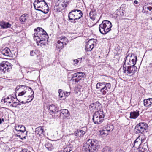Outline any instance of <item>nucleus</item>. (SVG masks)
I'll return each mask as SVG.
<instances>
[{
    "mask_svg": "<svg viewBox=\"0 0 152 152\" xmlns=\"http://www.w3.org/2000/svg\"><path fill=\"white\" fill-rule=\"evenodd\" d=\"M99 142L95 139H89L83 147L84 152H94L99 148Z\"/></svg>",
    "mask_w": 152,
    "mask_h": 152,
    "instance_id": "1",
    "label": "nucleus"
},
{
    "mask_svg": "<svg viewBox=\"0 0 152 152\" xmlns=\"http://www.w3.org/2000/svg\"><path fill=\"white\" fill-rule=\"evenodd\" d=\"M112 26L111 22L107 20H104L99 25V30L102 34L105 35L110 31Z\"/></svg>",
    "mask_w": 152,
    "mask_h": 152,
    "instance_id": "2",
    "label": "nucleus"
},
{
    "mask_svg": "<svg viewBox=\"0 0 152 152\" xmlns=\"http://www.w3.org/2000/svg\"><path fill=\"white\" fill-rule=\"evenodd\" d=\"M96 89L99 90L102 95H105L111 88V84L109 83L103 82L97 83L96 85Z\"/></svg>",
    "mask_w": 152,
    "mask_h": 152,
    "instance_id": "3",
    "label": "nucleus"
},
{
    "mask_svg": "<svg viewBox=\"0 0 152 152\" xmlns=\"http://www.w3.org/2000/svg\"><path fill=\"white\" fill-rule=\"evenodd\" d=\"M35 32L34 34V38L42 39H47L49 37L48 35L46 32L42 28L37 27L34 29Z\"/></svg>",
    "mask_w": 152,
    "mask_h": 152,
    "instance_id": "4",
    "label": "nucleus"
},
{
    "mask_svg": "<svg viewBox=\"0 0 152 152\" xmlns=\"http://www.w3.org/2000/svg\"><path fill=\"white\" fill-rule=\"evenodd\" d=\"M129 56V55H127L124 58V63L123 65V73L127 74H134L136 72L137 67L135 66L131 65L127 66L126 65V64L127 61V58Z\"/></svg>",
    "mask_w": 152,
    "mask_h": 152,
    "instance_id": "5",
    "label": "nucleus"
},
{
    "mask_svg": "<svg viewBox=\"0 0 152 152\" xmlns=\"http://www.w3.org/2000/svg\"><path fill=\"white\" fill-rule=\"evenodd\" d=\"M148 127V125L146 123L140 122L135 126L134 132L135 133L141 135L145 133V131Z\"/></svg>",
    "mask_w": 152,
    "mask_h": 152,
    "instance_id": "6",
    "label": "nucleus"
},
{
    "mask_svg": "<svg viewBox=\"0 0 152 152\" xmlns=\"http://www.w3.org/2000/svg\"><path fill=\"white\" fill-rule=\"evenodd\" d=\"M104 115L102 111H96L93 115L92 120L95 124H99L104 120Z\"/></svg>",
    "mask_w": 152,
    "mask_h": 152,
    "instance_id": "7",
    "label": "nucleus"
},
{
    "mask_svg": "<svg viewBox=\"0 0 152 152\" xmlns=\"http://www.w3.org/2000/svg\"><path fill=\"white\" fill-rule=\"evenodd\" d=\"M10 64L7 61H3L0 64V73L7 74L12 69Z\"/></svg>",
    "mask_w": 152,
    "mask_h": 152,
    "instance_id": "8",
    "label": "nucleus"
},
{
    "mask_svg": "<svg viewBox=\"0 0 152 152\" xmlns=\"http://www.w3.org/2000/svg\"><path fill=\"white\" fill-rule=\"evenodd\" d=\"M67 1H65L63 0H58L56 2L54 6V10L55 12H60L64 9L66 7Z\"/></svg>",
    "mask_w": 152,
    "mask_h": 152,
    "instance_id": "9",
    "label": "nucleus"
},
{
    "mask_svg": "<svg viewBox=\"0 0 152 152\" xmlns=\"http://www.w3.org/2000/svg\"><path fill=\"white\" fill-rule=\"evenodd\" d=\"M25 88H28V87L22 85H20L16 87L15 89V96L18 94V96H20L25 94L26 92V89L23 90V89Z\"/></svg>",
    "mask_w": 152,
    "mask_h": 152,
    "instance_id": "10",
    "label": "nucleus"
},
{
    "mask_svg": "<svg viewBox=\"0 0 152 152\" xmlns=\"http://www.w3.org/2000/svg\"><path fill=\"white\" fill-rule=\"evenodd\" d=\"M96 39H90L88 42L85 46V49L87 51H91L94 48V45L96 44Z\"/></svg>",
    "mask_w": 152,
    "mask_h": 152,
    "instance_id": "11",
    "label": "nucleus"
},
{
    "mask_svg": "<svg viewBox=\"0 0 152 152\" xmlns=\"http://www.w3.org/2000/svg\"><path fill=\"white\" fill-rule=\"evenodd\" d=\"M86 128L83 127L81 129H77L75 131L73 134L77 137H81L86 133Z\"/></svg>",
    "mask_w": 152,
    "mask_h": 152,
    "instance_id": "12",
    "label": "nucleus"
},
{
    "mask_svg": "<svg viewBox=\"0 0 152 152\" xmlns=\"http://www.w3.org/2000/svg\"><path fill=\"white\" fill-rule=\"evenodd\" d=\"M14 132L15 134H16V136L19 137L22 140L25 139H26L27 137V132L26 131V130L24 131L21 132L20 133H17L15 132Z\"/></svg>",
    "mask_w": 152,
    "mask_h": 152,
    "instance_id": "13",
    "label": "nucleus"
},
{
    "mask_svg": "<svg viewBox=\"0 0 152 152\" xmlns=\"http://www.w3.org/2000/svg\"><path fill=\"white\" fill-rule=\"evenodd\" d=\"M33 4L34 7L36 10L38 9V8H42V7L48 6L47 3L45 1L38 3Z\"/></svg>",
    "mask_w": 152,
    "mask_h": 152,
    "instance_id": "14",
    "label": "nucleus"
},
{
    "mask_svg": "<svg viewBox=\"0 0 152 152\" xmlns=\"http://www.w3.org/2000/svg\"><path fill=\"white\" fill-rule=\"evenodd\" d=\"M101 104L98 101L92 103L89 105V109L91 110L93 109L96 110L98 109V107L100 106Z\"/></svg>",
    "mask_w": 152,
    "mask_h": 152,
    "instance_id": "15",
    "label": "nucleus"
},
{
    "mask_svg": "<svg viewBox=\"0 0 152 152\" xmlns=\"http://www.w3.org/2000/svg\"><path fill=\"white\" fill-rule=\"evenodd\" d=\"M15 128L17 133H20L21 132L26 131V128L24 126L19 125L18 124L15 125Z\"/></svg>",
    "mask_w": 152,
    "mask_h": 152,
    "instance_id": "16",
    "label": "nucleus"
},
{
    "mask_svg": "<svg viewBox=\"0 0 152 152\" xmlns=\"http://www.w3.org/2000/svg\"><path fill=\"white\" fill-rule=\"evenodd\" d=\"M44 132V131L43 127L39 126L35 129V134L36 135H37L38 137L40 136L42 134H43Z\"/></svg>",
    "mask_w": 152,
    "mask_h": 152,
    "instance_id": "17",
    "label": "nucleus"
},
{
    "mask_svg": "<svg viewBox=\"0 0 152 152\" xmlns=\"http://www.w3.org/2000/svg\"><path fill=\"white\" fill-rule=\"evenodd\" d=\"M139 115V111L138 110L131 112H130V118L131 119H136Z\"/></svg>",
    "mask_w": 152,
    "mask_h": 152,
    "instance_id": "18",
    "label": "nucleus"
},
{
    "mask_svg": "<svg viewBox=\"0 0 152 152\" xmlns=\"http://www.w3.org/2000/svg\"><path fill=\"white\" fill-rule=\"evenodd\" d=\"M0 26L3 28H10L12 26V25L9 22L2 21L0 22Z\"/></svg>",
    "mask_w": 152,
    "mask_h": 152,
    "instance_id": "19",
    "label": "nucleus"
},
{
    "mask_svg": "<svg viewBox=\"0 0 152 152\" xmlns=\"http://www.w3.org/2000/svg\"><path fill=\"white\" fill-rule=\"evenodd\" d=\"M78 78L75 80V82H78L80 80L82 79H84L86 77V75L85 73L82 72H78Z\"/></svg>",
    "mask_w": 152,
    "mask_h": 152,
    "instance_id": "20",
    "label": "nucleus"
},
{
    "mask_svg": "<svg viewBox=\"0 0 152 152\" xmlns=\"http://www.w3.org/2000/svg\"><path fill=\"white\" fill-rule=\"evenodd\" d=\"M90 18L93 20H94L96 17V13L95 10L92 9L89 13Z\"/></svg>",
    "mask_w": 152,
    "mask_h": 152,
    "instance_id": "21",
    "label": "nucleus"
},
{
    "mask_svg": "<svg viewBox=\"0 0 152 152\" xmlns=\"http://www.w3.org/2000/svg\"><path fill=\"white\" fill-rule=\"evenodd\" d=\"M10 50L8 48H6L2 50L1 53L4 56H10Z\"/></svg>",
    "mask_w": 152,
    "mask_h": 152,
    "instance_id": "22",
    "label": "nucleus"
},
{
    "mask_svg": "<svg viewBox=\"0 0 152 152\" xmlns=\"http://www.w3.org/2000/svg\"><path fill=\"white\" fill-rule=\"evenodd\" d=\"M58 40L59 42H61V43L63 44L64 45H66L68 43V39L64 36H62L58 38Z\"/></svg>",
    "mask_w": 152,
    "mask_h": 152,
    "instance_id": "23",
    "label": "nucleus"
},
{
    "mask_svg": "<svg viewBox=\"0 0 152 152\" xmlns=\"http://www.w3.org/2000/svg\"><path fill=\"white\" fill-rule=\"evenodd\" d=\"M37 41V44L38 46L42 47L44 46L46 39H36Z\"/></svg>",
    "mask_w": 152,
    "mask_h": 152,
    "instance_id": "24",
    "label": "nucleus"
},
{
    "mask_svg": "<svg viewBox=\"0 0 152 152\" xmlns=\"http://www.w3.org/2000/svg\"><path fill=\"white\" fill-rule=\"evenodd\" d=\"M144 105L146 107L149 108L152 107L151 102L149 100V99H145L143 100Z\"/></svg>",
    "mask_w": 152,
    "mask_h": 152,
    "instance_id": "25",
    "label": "nucleus"
},
{
    "mask_svg": "<svg viewBox=\"0 0 152 152\" xmlns=\"http://www.w3.org/2000/svg\"><path fill=\"white\" fill-rule=\"evenodd\" d=\"M28 17V15L27 14H24L20 16L19 20L20 22L24 23L26 21Z\"/></svg>",
    "mask_w": 152,
    "mask_h": 152,
    "instance_id": "26",
    "label": "nucleus"
},
{
    "mask_svg": "<svg viewBox=\"0 0 152 152\" xmlns=\"http://www.w3.org/2000/svg\"><path fill=\"white\" fill-rule=\"evenodd\" d=\"M131 58H132L131 61L129 59V62L131 63L132 65L135 66L137 61V56H135L134 55H131Z\"/></svg>",
    "mask_w": 152,
    "mask_h": 152,
    "instance_id": "27",
    "label": "nucleus"
},
{
    "mask_svg": "<svg viewBox=\"0 0 152 152\" xmlns=\"http://www.w3.org/2000/svg\"><path fill=\"white\" fill-rule=\"evenodd\" d=\"M60 115H62L65 116L66 117H67L69 115V112L67 109H63L60 110Z\"/></svg>",
    "mask_w": 152,
    "mask_h": 152,
    "instance_id": "28",
    "label": "nucleus"
},
{
    "mask_svg": "<svg viewBox=\"0 0 152 152\" xmlns=\"http://www.w3.org/2000/svg\"><path fill=\"white\" fill-rule=\"evenodd\" d=\"M61 42H59L58 40L57 41L56 44V48L59 51L61 49H62L64 45Z\"/></svg>",
    "mask_w": 152,
    "mask_h": 152,
    "instance_id": "29",
    "label": "nucleus"
},
{
    "mask_svg": "<svg viewBox=\"0 0 152 152\" xmlns=\"http://www.w3.org/2000/svg\"><path fill=\"white\" fill-rule=\"evenodd\" d=\"M74 10L75 17H78L79 16L80 17H83V13L81 11L78 10Z\"/></svg>",
    "mask_w": 152,
    "mask_h": 152,
    "instance_id": "30",
    "label": "nucleus"
},
{
    "mask_svg": "<svg viewBox=\"0 0 152 152\" xmlns=\"http://www.w3.org/2000/svg\"><path fill=\"white\" fill-rule=\"evenodd\" d=\"M50 110L53 113H56L58 112L56 107L54 104H51L49 106Z\"/></svg>",
    "mask_w": 152,
    "mask_h": 152,
    "instance_id": "31",
    "label": "nucleus"
},
{
    "mask_svg": "<svg viewBox=\"0 0 152 152\" xmlns=\"http://www.w3.org/2000/svg\"><path fill=\"white\" fill-rule=\"evenodd\" d=\"M28 88L29 89H30V91H31L30 93H31V95H29L28 96V97L29 98H30L31 99L29 101H26V103H28V102H31V101L32 100V99H33L34 97V92L32 89V88H31L30 87H28Z\"/></svg>",
    "mask_w": 152,
    "mask_h": 152,
    "instance_id": "32",
    "label": "nucleus"
},
{
    "mask_svg": "<svg viewBox=\"0 0 152 152\" xmlns=\"http://www.w3.org/2000/svg\"><path fill=\"white\" fill-rule=\"evenodd\" d=\"M73 146L70 144L68 145L63 150L64 152H70L73 149Z\"/></svg>",
    "mask_w": 152,
    "mask_h": 152,
    "instance_id": "33",
    "label": "nucleus"
},
{
    "mask_svg": "<svg viewBox=\"0 0 152 152\" xmlns=\"http://www.w3.org/2000/svg\"><path fill=\"white\" fill-rule=\"evenodd\" d=\"M146 145H144V146L142 147L141 148L139 147V152H148V148L147 146V144L146 143H144Z\"/></svg>",
    "mask_w": 152,
    "mask_h": 152,
    "instance_id": "34",
    "label": "nucleus"
},
{
    "mask_svg": "<svg viewBox=\"0 0 152 152\" xmlns=\"http://www.w3.org/2000/svg\"><path fill=\"white\" fill-rule=\"evenodd\" d=\"M45 147L49 151H51L53 149V147L52 144L49 142H47L45 145Z\"/></svg>",
    "mask_w": 152,
    "mask_h": 152,
    "instance_id": "35",
    "label": "nucleus"
},
{
    "mask_svg": "<svg viewBox=\"0 0 152 152\" xmlns=\"http://www.w3.org/2000/svg\"><path fill=\"white\" fill-rule=\"evenodd\" d=\"M146 6L147 7L145 8V9H147L150 11L152 10V2H148Z\"/></svg>",
    "mask_w": 152,
    "mask_h": 152,
    "instance_id": "36",
    "label": "nucleus"
},
{
    "mask_svg": "<svg viewBox=\"0 0 152 152\" xmlns=\"http://www.w3.org/2000/svg\"><path fill=\"white\" fill-rule=\"evenodd\" d=\"M44 8H45V9H44L43 10H41V9H39L36 10H38L39 11H40L42 12L43 13L45 14H47L48 13L49 11V9L48 7V6L47 7H44Z\"/></svg>",
    "mask_w": 152,
    "mask_h": 152,
    "instance_id": "37",
    "label": "nucleus"
},
{
    "mask_svg": "<svg viewBox=\"0 0 152 152\" xmlns=\"http://www.w3.org/2000/svg\"><path fill=\"white\" fill-rule=\"evenodd\" d=\"M74 10H71L68 14V18H71V19H72V18H75V15L74 14Z\"/></svg>",
    "mask_w": 152,
    "mask_h": 152,
    "instance_id": "38",
    "label": "nucleus"
},
{
    "mask_svg": "<svg viewBox=\"0 0 152 152\" xmlns=\"http://www.w3.org/2000/svg\"><path fill=\"white\" fill-rule=\"evenodd\" d=\"M78 75H77V72L73 74H72L71 75V80H73V81H75V80L77 79V78H78Z\"/></svg>",
    "mask_w": 152,
    "mask_h": 152,
    "instance_id": "39",
    "label": "nucleus"
},
{
    "mask_svg": "<svg viewBox=\"0 0 152 152\" xmlns=\"http://www.w3.org/2000/svg\"><path fill=\"white\" fill-rule=\"evenodd\" d=\"M103 152H111V149L110 147L108 146H105L103 149Z\"/></svg>",
    "mask_w": 152,
    "mask_h": 152,
    "instance_id": "40",
    "label": "nucleus"
},
{
    "mask_svg": "<svg viewBox=\"0 0 152 152\" xmlns=\"http://www.w3.org/2000/svg\"><path fill=\"white\" fill-rule=\"evenodd\" d=\"M140 139V142L142 143L145 142L146 140V137L144 134L141 135H140L139 136Z\"/></svg>",
    "mask_w": 152,
    "mask_h": 152,
    "instance_id": "41",
    "label": "nucleus"
},
{
    "mask_svg": "<svg viewBox=\"0 0 152 152\" xmlns=\"http://www.w3.org/2000/svg\"><path fill=\"white\" fill-rule=\"evenodd\" d=\"M113 127L112 125H109V126H107L106 130L108 132L112 131L113 130Z\"/></svg>",
    "mask_w": 152,
    "mask_h": 152,
    "instance_id": "42",
    "label": "nucleus"
},
{
    "mask_svg": "<svg viewBox=\"0 0 152 152\" xmlns=\"http://www.w3.org/2000/svg\"><path fill=\"white\" fill-rule=\"evenodd\" d=\"M141 143H142L140 141V142H135V141H134V145H133V147H135L136 148L138 147L139 148L140 147L138 146H140V145Z\"/></svg>",
    "mask_w": 152,
    "mask_h": 152,
    "instance_id": "43",
    "label": "nucleus"
},
{
    "mask_svg": "<svg viewBox=\"0 0 152 152\" xmlns=\"http://www.w3.org/2000/svg\"><path fill=\"white\" fill-rule=\"evenodd\" d=\"M59 96L62 98L63 96V95L64 94V93L63 92L62 90L61 89H59L58 90Z\"/></svg>",
    "mask_w": 152,
    "mask_h": 152,
    "instance_id": "44",
    "label": "nucleus"
},
{
    "mask_svg": "<svg viewBox=\"0 0 152 152\" xmlns=\"http://www.w3.org/2000/svg\"><path fill=\"white\" fill-rule=\"evenodd\" d=\"M100 134L102 135H107L108 134V133L107 131L106 130H103L100 132Z\"/></svg>",
    "mask_w": 152,
    "mask_h": 152,
    "instance_id": "45",
    "label": "nucleus"
},
{
    "mask_svg": "<svg viewBox=\"0 0 152 152\" xmlns=\"http://www.w3.org/2000/svg\"><path fill=\"white\" fill-rule=\"evenodd\" d=\"M7 99L9 100H10L12 101H13L14 99H15V98L12 96L11 95H9L6 98Z\"/></svg>",
    "mask_w": 152,
    "mask_h": 152,
    "instance_id": "46",
    "label": "nucleus"
},
{
    "mask_svg": "<svg viewBox=\"0 0 152 152\" xmlns=\"http://www.w3.org/2000/svg\"><path fill=\"white\" fill-rule=\"evenodd\" d=\"M9 99H7L6 98H5L4 99H2V102H3V100L4 102V103L7 102L8 103L10 104L11 103L10 101H8Z\"/></svg>",
    "mask_w": 152,
    "mask_h": 152,
    "instance_id": "47",
    "label": "nucleus"
},
{
    "mask_svg": "<svg viewBox=\"0 0 152 152\" xmlns=\"http://www.w3.org/2000/svg\"><path fill=\"white\" fill-rule=\"evenodd\" d=\"M44 0H35L33 4H37L45 1Z\"/></svg>",
    "mask_w": 152,
    "mask_h": 152,
    "instance_id": "48",
    "label": "nucleus"
},
{
    "mask_svg": "<svg viewBox=\"0 0 152 152\" xmlns=\"http://www.w3.org/2000/svg\"><path fill=\"white\" fill-rule=\"evenodd\" d=\"M69 18V20H68L71 23H75V21L74 18H72V19H70L71 18Z\"/></svg>",
    "mask_w": 152,
    "mask_h": 152,
    "instance_id": "49",
    "label": "nucleus"
},
{
    "mask_svg": "<svg viewBox=\"0 0 152 152\" xmlns=\"http://www.w3.org/2000/svg\"><path fill=\"white\" fill-rule=\"evenodd\" d=\"M79 60L78 59H75L73 61L74 65L75 66H76L77 65V63L79 62Z\"/></svg>",
    "mask_w": 152,
    "mask_h": 152,
    "instance_id": "50",
    "label": "nucleus"
},
{
    "mask_svg": "<svg viewBox=\"0 0 152 152\" xmlns=\"http://www.w3.org/2000/svg\"><path fill=\"white\" fill-rule=\"evenodd\" d=\"M20 152H31V151L26 148L22 149Z\"/></svg>",
    "mask_w": 152,
    "mask_h": 152,
    "instance_id": "51",
    "label": "nucleus"
},
{
    "mask_svg": "<svg viewBox=\"0 0 152 152\" xmlns=\"http://www.w3.org/2000/svg\"><path fill=\"white\" fill-rule=\"evenodd\" d=\"M16 102H13V104H11L10 106L13 107H17V105L16 104Z\"/></svg>",
    "mask_w": 152,
    "mask_h": 152,
    "instance_id": "52",
    "label": "nucleus"
},
{
    "mask_svg": "<svg viewBox=\"0 0 152 152\" xmlns=\"http://www.w3.org/2000/svg\"><path fill=\"white\" fill-rule=\"evenodd\" d=\"M35 54V53L33 51V50L31 51L30 53V55L31 56H34Z\"/></svg>",
    "mask_w": 152,
    "mask_h": 152,
    "instance_id": "53",
    "label": "nucleus"
},
{
    "mask_svg": "<svg viewBox=\"0 0 152 152\" xmlns=\"http://www.w3.org/2000/svg\"><path fill=\"white\" fill-rule=\"evenodd\" d=\"M82 17H80V16H78V17H76L74 18L75 21V23L77 20L80 19Z\"/></svg>",
    "mask_w": 152,
    "mask_h": 152,
    "instance_id": "54",
    "label": "nucleus"
},
{
    "mask_svg": "<svg viewBox=\"0 0 152 152\" xmlns=\"http://www.w3.org/2000/svg\"><path fill=\"white\" fill-rule=\"evenodd\" d=\"M85 59V58L84 57H83L82 58H78L79 61H80V62L81 61H83Z\"/></svg>",
    "mask_w": 152,
    "mask_h": 152,
    "instance_id": "55",
    "label": "nucleus"
},
{
    "mask_svg": "<svg viewBox=\"0 0 152 152\" xmlns=\"http://www.w3.org/2000/svg\"><path fill=\"white\" fill-rule=\"evenodd\" d=\"M140 139L139 137V136L134 141H135V142H140Z\"/></svg>",
    "mask_w": 152,
    "mask_h": 152,
    "instance_id": "56",
    "label": "nucleus"
},
{
    "mask_svg": "<svg viewBox=\"0 0 152 152\" xmlns=\"http://www.w3.org/2000/svg\"><path fill=\"white\" fill-rule=\"evenodd\" d=\"M17 97V96H16V99H17V100H18L19 102H20L21 103H22V104H25V103H26V102H24V101H22L21 102V101H20V99H18V98Z\"/></svg>",
    "mask_w": 152,
    "mask_h": 152,
    "instance_id": "57",
    "label": "nucleus"
},
{
    "mask_svg": "<svg viewBox=\"0 0 152 152\" xmlns=\"http://www.w3.org/2000/svg\"><path fill=\"white\" fill-rule=\"evenodd\" d=\"M138 4V2L136 0H135L134 1V5L135 4Z\"/></svg>",
    "mask_w": 152,
    "mask_h": 152,
    "instance_id": "58",
    "label": "nucleus"
},
{
    "mask_svg": "<svg viewBox=\"0 0 152 152\" xmlns=\"http://www.w3.org/2000/svg\"><path fill=\"white\" fill-rule=\"evenodd\" d=\"M127 65H128V66L132 65L131 63H130L129 62V61H127Z\"/></svg>",
    "mask_w": 152,
    "mask_h": 152,
    "instance_id": "59",
    "label": "nucleus"
},
{
    "mask_svg": "<svg viewBox=\"0 0 152 152\" xmlns=\"http://www.w3.org/2000/svg\"><path fill=\"white\" fill-rule=\"evenodd\" d=\"M2 121H4V120L3 119H1L0 118V124H1L2 123Z\"/></svg>",
    "mask_w": 152,
    "mask_h": 152,
    "instance_id": "60",
    "label": "nucleus"
},
{
    "mask_svg": "<svg viewBox=\"0 0 152 152\" xmlns=\"http://www.w3.org/2000/svg\"><path fill=\"white\" fill-rule=\"evenodd\" d=\"M149 65H150V67H152V63H150V64H149Z\"/></svg>",
    "mask_w": 152,
    "mask_h": 152,
    "instance_id": "61",
    "label": "nucleus"
},
{
    "mask_svg": "<svg viewBox=\"0 0 152 152\" xmlns=\"http://www.w3.org/2000/svg\"><path fill=\"white\" fill-rule=\"evenodd\" d=\"M66 94H66V95L64 93V95H66V96H68V92H66Z\"/></svg>",
    "mask_w": 152,
    "mask_h": 152,
    "instance_id": "62",
    "label": "nucleus"
},
{
    "mask_svg": "<svg viewBox=\"0 0 152 152\" xmlns=\"http://www.w3.org/2000/svg\"><path fill=\"white\" fill-rule=\"evenodd\" d=\"M127 58H128V57ZM129 59L128 60V59L127 58V62H126V65H127V61H129Z\"/></svg>",
    "mask_w": 152,
    "mask_h": 152,
    "instance_id": "63",
    "label": "nucleus"
},
{
    "mask_svg": "<svg viewBox=\"0 0 152 152\" xmlns=\"http://www.w3.org/2000/svg\"><path fill=\"white\" fill-rule=\"evenodd\" d=\"M43 7H42V8H38V9H41V10H43L44 9H44L45 8H43Z\"/></svg>",
    "mask_w": 152,
    "mask_h": 152,
    "instance_id": "64",
    "label": "nucleus"
}]
</instances>
